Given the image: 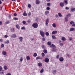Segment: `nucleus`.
<instances>
[{
	"mask_svg": "<svg viewBox=\"0 0 75 75\" xmlns=\"http://www.w3.org/2000/svg\"><path fill=\"white\" fill-rule=\"evenodd\" d=\"M59 60L60 61H61V62H62L64 61V58L63 57H60L59 59Z\"/></svg>",
	"mask_w": 75,
	"mask_h": 75,
	"instance_id": "nucleus-7",
	"label": "nucleus"
},
{
	"mask_svg": "<svg viewBox=\"0 0 75 75\" xmlns=\"http://www.w3.org/2000/svg\"><path fill=\"white\" fill-rule=\"evenodd\" d=\"M35 3L36 4H39L40 3V1L38 0H37L36 1Z\"/></svg>",
	"mask_w": 75,
	"mask_h": 75,
	"instance_id": "nucleus-4",
	"label": "nucleus"
},
{
	"mask_svg": "<svg viewBox=\"0 0 75 75\" xmlns=\"http://www.w3.org/2000/svg\"><path fill=\"white\" fill-rule=\"evenodd\" d=\"M55 17L56 18H58V15H55Z\"/></svg>",
	"mask_w": 75,
	"mask_h": 75,
	"instance_id": "nucleus-61",
	"label": "nucleus"
},
{
	"mask_svg": "<svg viewBox=\"0 0 75 75\" xmlns=\"http://www.w3.org/2000/svg\"><path fill=\"white\" fill-rule=\"evenodd\" d=\"M43 52L45 54H47V50H46L45 49L43 50Z\"/></svg>",
	"mask_w": 75,
	"mask_h": 75,
	"instance_id": "nucleus-21",
	"label": "nucleus"
},
{
	"mask_svg": "<svg viewBox=\"0 0 75 75\" xmlns=\"http://www.w3.org/2000/svg\"><path fill=\"white\" fill-rule=\"evenodd\" d=\"M58 15L60 17H62V15H61V13H58Z\"/></svg>",
	"mask_w": 75,
	"mask_h": 75,
	"instance_id": "nucleus-32",
	"label": "nucleus"
},
{
	"mask_svg": "<svg viewBox=\"0 0 75 75\" xmlns=\"http://www.w3.org/2000/svg\"><path fill=\"white\" fill-rule=\"evenodd\" d=\"M50 13L48 11H46L45 12V15H47Z\"/></svg>",
	"mask_w": 75,
	"mask_h": 75,
	"instance_id": "nucleus-26",
	"label": "nucleus"
},
{
	"mask_svg": "<svg viewBox=\"0 0 75 75\" xmlns=\"http://www.w3.org/2000/svg\"><path fill=\"white\" fill-rule=\"evenodd\" d=\"M16 28H20V26H19V25H16Z\"/></svg>",
	"mask_w": 75,
	"mask_h": 75,
	"instance_id": "nucleus-35",
	"label": "nucleus"
},
{
	"mask_svg": "<svg viewBox=\"0 0 75 75\" xmlns=\"http://www.w3.org/2000/svg\"><path fill=\"white\" fill-rule=\"evenodd\" d=\"M60 5L61 7H64V3L62 2L60 3Z\"/></svg>",
	"mask_w": 75,
	"mask_h": 75,
	"instance_id": "nucleus-8",
	"label": "nucleus"
},
{
	"mask_svg": "<svg viewBox=\"0 0 75 75\" xmlns=\"http://www.w3.org/2000/svg\"><path fill=\"white\" fill-rule=\"evenodd\" d=\"M21 30H25V27L23 26V27H22L21 28Z\"/></svg>",
	"mask_w": 75,
	"mask_h": 75,
	"instance_id": "nucleus-38",
	"label": "nucleus"
},
{
	"mask_svg": "<svg viewBox=\"0 0 75 75\" xmlns=\"http://www.w3.org/2000/svg\"><path fill=\"white\" fill-rule=\"evenodd\" d=\"M56 58L57 59H58V58H59V55H57L56 56Z\"/></svg>",
	"mask_w": 75,
	"mask_h": 75,
	"instance_id": "nucleus-49",
	"label": "nucleus"
},
{
	"mask_svg": "<svg viewBox=\"0 0 75 75\" xmlns=\"http://www.w3.org/2000/svg\"><path fill=\"white\" fill-rule=\"evenodd\" d=\"M74 30H75V28H71L70 30V31H74Z\"/></svg>",
	"mask_w": 75,
	"mask_h": 75,
	"instance_id": "nucleus-15",
	"label": "nucleus"
},
{
	"mask_svg": "<svg viewBox=\"0 0 75 75\" xmlns=\"http://www.w3.org/2000/svg\"><path fill=\"white\" fill-rule=\"evenodd\" d=\"M23 58H22V57H21V58L20 60L21 61V62H22V61H23Z\"/></svg>",
	"mask_w": 75,
	"mask_h": 75,
	"instance_id": "nucleus-60",
	"label": "nucleus"
},
{
	"mask_svg": "<svg viewBox=\"0 0 75 75\" xmlns=\"http://www.w3.org/2000/svg\"><path fill=\"white\" fill-rule=\"evenodd\" d=\"M45 35L47 36H48V35H49V33H48V32H45Z\"/></svg>",
	"mask_w": 75,
	"mask_h": 75,
	"instance_id": "nucleus-28",
	"label": "nucleus"
},
{
	"mask_svg": "<svg viewBox=\"0 0 75 75\" xmlns=\"http://www.w3.org/2000/svg\"><path fill=\"white\" fill-rule=\"evenodd\" d=\"M2 24V22L1 21H0V25H1Z\"/></svg>",
	"mask_w": 75,
	"mask_h": 75,
	"instance_id": "nucleus-62",
	"label": "nucleus"
},
{
	"mask_svg": "<svg viewBox=\"0 0 75 75\" xmlns=\"http://www.w3.org/2000/svg\"><path fill=\"white\" fill-rule=\"evenodd\" d=\"M2 69H3V68L1 66H0V71H2Z\"/></svg>",
	"mask_w": 75,
	"mask_h": 75,
	"instance_id": "nucleus-42",
	"label": "nucleus"
},
{
	"mask_svg": "<svg viewBox=\"0 0 75 75\" xmlns=\"http://www.w3.org/2000/svg\"><path fill=\"white\" fill-rule=\"evenodd\" d=\"M65 21H68V17H66L65 18Z\"/></svg>",
	"mask_w": 75,
	"mask_h": 75,
	"instance_id": "nucleus-25",
	"label": "nucleus"
},
{
	"mask_svg": "<svg viewBox=\"0 0 75 75\" xmlns=\"http://www.w3.org/2000/svg\"><path fill=\"white\" fill-rule=\"evenodd\" d=\"M31 22V21L30 20H28V23H30Z\"/></svg>",
	"mask_w": 75,
	"mask_h": 75,
	"instance_id": "nucleus-64",
	"label": "nucleus"
},
{
	"mask_svg": "<svg viewBox=\"0 0 75 75\" xmlns=\"http://www.w3.org/2000/svg\"><path fill=\"white\" fill-rule=\"evenodd\" d=\"M6 75H11V74L10 73H8L6 74Z\"/></svg>",
	"mask_w": 75,
	"mask_h": 75,
	"instance_id": "nucleus-63",
	"label": "nucleus"
},
{
	"mask_svg": "<svg viewBox=\"0 0 75 75\" xmlns=\"http://www.w3.org/2000/svg\"><path fill=\"white\" fill-rule=\"evenodd\" d=\"M56 33H57V31L54 30L52 32V34H56Z\"/></svg>",
	"mask_w": 75,
	"mask_h": 75,
	"instance_id": "nucleus-10",
	"label": "nucleus"
},
{
	"mask_svg": "<svg viewBox=\"0 0 75 75\" xmlns=\"http://www.w3.org/2000/svg\"><path fill=\"white\" fill-rule=\"evenodd\" d=\"M4 37L5 38H7L8 37V35H6L4 36Z\"/></svg>",
	"mask_w": 75,
	"mask_h": 75,
	"instance_id": "nucleus-54",
	"label": "nucleus"
},
{
	"mask_svg": "<svg viewBox=\"0 0 75 75\" xmlns=\"http://www.w3.org/2000/svg\"><path fill=\"white\" fill-rule=\"evenodd\" d=\"M31 15V12H29L28 14V16H30Z\"/></svg>",
	"mask_w": 75,
	"mask_h": 75,
	"instance_id": "nucleus-52",
	"label": "nucleus"
},
{
	"mask_svg": "<svg viewBox=\"0 0 75 75\" xmlns=\"http://www.w3.org/2000/svg\"><path fill=\"white\" fill-rule=\"evenodd\" d=\"M4 44H2L1 45V47H2L3 48V47H4Z\"/></svg>",
	"mask_w": 75,
	"mask_h": 75,
	"instance_id": "nucleus-57",
	"label": "nucleus"
},
{
	"mask_svg": "<svg viewBox=\"0 0 75 75\" xmlns=\"http://www.w3.org/2000/svg\"><path fill=\"white\" fill-rule=\"evenodd\" d=\"M2 54L3 55H6V54H7V53H6V52L4 51H3L2 52Z\"/></svg>",
	"mask_w": 75,
	"mask_h": 75,
	"instance_id": "nucleus-14",
	"label": "nucleus"
},
{
	"mask_svg": "<svg viewBox=\"0 0 75 75\" xmlns=\"http://www.w3.org/2000/svg\"><path fill=\"white\" fill-rule=\"evenodd\" d=\"M53 74H55V73H56V70H54V71H53L52 72Z\"/></svg>",
	"mask_w": 75,
	"mask_h": 75,
	"instance_id": "nucleus-43",
	"label": "nucleus"
},
{
	"mask_svg": "<svg viewBox=\"0 0 75 75\" xmlns=\"http://www.w3.org/2000/svg\"><path fill=\"white\" fill-rule=\"evenodd\" d=\"M31 5L30 4H29L28 5V7H29V8H30V7H31Z\"/></svg>",
	"mask_w": 75,
	"mask_h": 75,
	"instance_id": "nucleus-53",
	"label": "nucleus"
},
{
	"mask_svg": "<svg viewBox=\"0 0 75 75\" xmlns=\"http://www.w3.org/2000/svg\"><path fill=\"white\" fill-rule=\"evenodd\" d=\"M41 59V57H36V60H37V59Z\"/></svg>",
	"mask_w": 75,
	"mask_h": 75,
	"instance_id": "nucleus-20",
	"label": "nucleus"
},
{
	"mask_svg": "<svg viewBox=\"0 0 75 75\" xmlns=\"http://www.w3.org/2000/svg\"><path fill=\"white\" fill-rule=\"evenodd\" d=\"M74 22L73 21H71L70 22V24H74Z\"/></svg>",
	"mask_w": 75,
	"mask_h": 75,
	"instance_id": "nucleus-44",
	"label": "nucleus"
},
{
	"mask_svg": "<svg viewBox=\"0 0 75 75\" xmlns=\"http://www.w3.org/2000/svg\"><path fill=\"white\" fill-rule=\"evenodd\" d=\"M26 12L25 11H24V13H23V15L24 16H27V14L25 13Z\"/></svg>",
	"mask_w": 75,
	"mask_h": 75,
	"instance_id": "nucleus-6",
	"label": "nucleus"
},
{
	"mask_svg": "<svg viewBox=\"0 0 75 75\" xmlns=\"http://www.w3.org/2000/svg\"><path fill=\"white\" fill-rule=\"evenodd\" d=\"M35 21H38V18H35Z\"/></svg>",
	"mask_w": 75,
	"mask_h": 75,
	"instance_id": "nucleus-51",
	"label": "nucleus"
},
{
	"mask_svg": "<svg viewBox=\"0 0 75 75\" xmlns=\"http://www.w3.org/2000/svg\"><path fill=\"white\" fill-rule=\"evenodd\" d=\"M62 40L63 41H64L66 40V39L64 37H63L62 38Z\"/></svg>",
	"mask_w": 75,
	"mask_h": 75,
	"instance_id": "nucleus-9",
	"label": "nucleus"
},
{
	"mask_svg": "<svg viewBox=\"0 0 75 75\" xmlns=\"http://www.w3.org/2000/svg\"><path fill=\"white\" fill-rule=\"evenodd\" d=\"M60 46H62L63 45V43H60Z\"/></svg>",
	"mask_w": 75,
	"mask_h": 75,
	"instance_id": "nucleus-55",
	"label": "nucleus"
},
{
	"mask_svg": "<svg viewBox=\"0 0 75 75\" xmlns=\"http://www.w3.org/2000/svg\"><path fill=\"white\" fill-rule=\"evenodd\" d=\"M4 69H5V70H7V69H8L7 67V66H4Z\"/></svg>",
	"mask_w": 75,
	"mask_h": 75,
	"instance_id": "nucleus-24",
	"label": "nucleus"
},
{
	"mask_svg": "<svg viewBox=\"0 0 75 75\" xmlns=\"http://www.w3.org/2000/svg\"><path fill=\"white\" fill-rule=\"evenodd\" d=\"M17 15V13H14L13 14V16H16Z\"/></svg>",
	"mask_w": 75,
	"mask_h": 75,
	"instance_id": "nucleus-56",
	"label": "nucleus"
},
{
	"mask_svg": "<svg viewBox=\"0 0 75 75\" xmlns=\"http://www.w3.org/2000/svg\"><path fill=\"white\" fill-rule=\"evenodd\" d=\"M64 4H68V0H64Z\"/></svg>",
	"mask_w": 75,
	"mask_h": 75,
	"instance_id": "nucleus-19",
	"label": "nucleus"
},
{
	"mask_svg": "<svg viewBox=\"0 0 75 75\" xmlns=\"http://www.w3.org/2000/svg\"><path fill=\"white\" fill-rule=\"evenodd\" d=\"M38 65L39 67H42V64L41 62H39L38 63Z\"/></svg>",
	"mask_w": 75,
	"mask_h": 75,
	"instance_id": "nucleus-13",
	"label": "nucleus"
},
{
	"mask_svg": "<svg viewBox=\"0 0 75 75\" xmlns=\"http://www.w3.org/2000/svg\"><path fill=\"white\" fill-rule=\"evenodd\" d=\"M69 8L68 7H66L65 8V10H69Z\"/></svg>",
	"mask_w": 75,
	"mask_h": 75,
	"instance_id": "nucleus-50",
	"label": "nucleus"
},
{
	"mask_svg": "<svg viewBox=\"0 0 75 75\" xmlns=\"http://www.w3.org/2000/svg\"><path fill=\"white\" fill-rule=\"evenodd\" d=\"M22 23L23 24H26V22H25V21H23L22 22Z\"/></svg>",
	"mask_w": 75,
	"mask_h": 75,
	"instance_id": "nucleus-39",
	"label": "nucleus"
},
{
	"mask_svg": "<svg viewBox=\"0 0 75 75\" xmlns=\"http://www.w3.org/2000/svg\"><path fill=\"white\" fill-rule=\"evenodd\" d=\"M50 47L51 48H55V46L54 45L52 44L50 45Z\"/></svg>",
	"mask_w": 75,
	"mask_h": 75,
	"instance_id": "nucleus-11",
	"label": "nucleus"
},
{
	"mask_svg": "<svg viewBox=\"0 0 75 75\" xmlns=\"http://www.w3.org/2000/svg\"><path fill=\"white\" fill-rule=\"evenodd\" d=\"M52 37L53 39H55V38H56V37H55V36L54 35H53L52 36Z\"/></svg>",
	"mask_w": 75,
	"mask_h": 75,
	"instance_id": "nucleus-37",
	"label": "nucleus"
},
{
	"mask_svg": "<svg viewBox=\"0 0 75 75\" xmlns=\"http://www.w3.org/2000/svg\"><path fill=\"white\" fill-rule=\"evenodd\" d=\"M37 54L36 53H35L34 54L33 56L34 57H37Z\"/></svg>",
	"mask_w": 75,
	"mask_h": 75,
	"instance_id": "nucleus-31",
	"label": "nucleus"
},
{
	"mask_svg": "<svg viewBox=\"0 0 75 75\" xmlns=\"http://www.w3.org/2000/svg\"><path fill=\"white\" fill-rule=\"evenodd\" d=\"M47 45H51V42H48L47 43Z\"/></svg>",
	"mask_w": 75,
	"mask_h": 75,
	"instance_id": "nucleus-30",
	"label": "nucleus"
},
{
	"mask_svg": "<svg viewBox=\"0 0 75 75\" xmlns=\"http://www.w3.org/2000/svg\"><path fill=\"white\" fill-rule=\"evenodd\" d=\"M42 57H44L45 56V54L44 53H42Z\"/></svg>",
	"mask_w": 75,
	"mask_h": 75,
	"instance_id": "nucleus-46",
	"label": "nucleus"
},
{
	"mask_svg": "<svg viewBox=\"0 0 75 75\" xmlns=\"http://www.w3.org/2000/svg\"><path fill=\"white\" fill-rule=\"evenodd\" d=\"M26 59H27V61L30 60V57H29V56H27Z\"/></svg>",
	"mask_w": 75,
	"mask_h": 75,
	"instance_id": "nucleus-18",
	"label": "nucleus"
},
{
	"mask_svg": "<svg viewBox=\"0 0 75 75\" xmlns=\"http://www.w3.org/2000/svg\"><path fill=\"white\" fill-rule=\"evenodd\" d=\"M0 74L1 75H2V74H4V72H0Z\"/></svg>",
	"mask_w": 75,
	"mask_h": 75,
	"instance_id": "nucleus-48",
	"label": "nucleus"
},
{
	"mask_svg": "<svg viewBox=\"0 0 75 75\" xmlns=\"http://www.w3.org/2000/svg\"><path fill=\"white\" fill-rule=\"evenodd\" d=\"M11 32H13V33H14V28H11Z\"/></svg>",
	"mask_w": 75,
	"mask_h": 75,
	"instance_id": "nucleus-27",
	"label": "nucleus"
},
{
	"mask_svg": "<svg viewBox=\"0 0 75 75\" xmlns=\"http://www.w3.org/2000/svg\"><path fill=\"white\" fill-rule=\"evenodd\" d=\"M44 72V69H42L40 71V73H42Z\"/></svg>",
	"mask_w": 75,
	"mask_h": 75,
	"instance_id": "nucleus-36",
	"label": "nucleus"
},
{
	"mask_svg": "<svg viewBox=\"0 0 75 75\" xmlns=\"http://www.w3.org/2000/svg\"><path fill=\"white\" fill-rule=\"evenodd\" d=\"M42 48L43 49H45V46L44 45H42Z\"/></svg>",
	"mask_w": 75,
	"mask_h": 75,
	"instance_id": "nucleus-40",
	"label": "nucleus"
},
{
	"mask_svg": "<svg viewBox=\"0 0 75 75\" xmlns=\"http://www.w3.org/2000/svg\"><path fill=\"white\" fill-rule=\"evenodd\" d=\"M16 37V34H13L11 36V37H13V38H15V37Z\"/></svg>",
	"mask_w": 75,
	"mask_h": 75,
	"instance_id": "nucleus-16",
	"label": "nucleus"
},
{
	"mask_svg": "<svg viewBox=\"0 0 75 75\" xmlns=\"http://www.w3.org/2000/svg\"><path fill=\"white\" fill-rule=\"evenodd\" d=\"M38 24L37 23H34L32 24V27L35 28H38Z\"/></svg>",
	"mask_w": 75,
	"mask_h": 75,
	"instance_id": "nucleus-1",
	"label": "nucleus"
},
{
	"mask_svg": "<svg viewBox=\"0 0 75 75\" xmlns=\"http://www.w3.org/2000/svg\"><path fill=\"white\" fill-rule=\"evenodd\" d=\"M10 22H9V21H7V22H5V23L6 24H8Z\"/></svg>",
	"mask_w": 75,
	"mask_h": 75,
	"instance_id": "nucleus-59",
	"label": "nucleus"
},
{
	"mask_svg": "<svg viewBox=\"0 0 75 75\" xmlns=\"http://www.w3.org/2000/svg\"><path fill=\"white\" fill-rule=\"evenodd\" d=\"M52 26L53 27L55 28V27H56V24L55 23H53L52 24Z\"/></svg>",
	"mask_w": 75,
	"mask_h": 75,
	"instance_id": "nucleus-22",
	"label": "nucleus"
},
{
	"mask_svg": "<svg viewBox=\"0 0 75 75\" xmlns=\"http://www.w3.org/2000/svg\"><path fill=\"white\" fill-rule=\"evenodd\" d=\"M40 32L41 35L43 37H44V35L45 34L44 32L41 30L40 31Z\"/></svg>",
	"mask_w": 75,
	"mask_h": 75,
	"instance_id": "nucleus-2",
	"label": "nucleus"
},
{
	"mask_svg": "<svg viewBox=\"0 0 75 75\" xmlns=\"http://www.w3.org/2000/svg\"><path fill=\"white\" fill-rule=\"evenodd\" d=\"M46 10H50V8L49 7H47L46 8Z\"/></svg>",
	"mask_w": 75,
	"mask_h": 75,
	"instance_id": "nucleus-41",
	"label": "nucleus"
},
{
	"mask_svg": "<svg viewBox=\"0 0 75 75\" xmlns=\"http://www.w3.org/2000/svg\"><path fill=\"white\" fill-rule=\"evenodd\" d=\"M71 11H75V8H71Z\"/></svg>",
	"mask_w": 75,
	"mask_h": 75,
	"instance_id": "nucleus-33",
	"label": "nucleus"
},
{
	"mask_svg": "<svg viewBox=\"0 0 75 75\" xmlns=\"http://www.w3.org/2000/svg\"><path fill=\"white\" fill-rule=\"evenodd\" d=\"M10 42V41L8 40H7L5 41V43L6 44H8Z\"/></svg>",
	"mask_w": 75,
	"mask_h": 75,
	"instance_id": "nucleus-23",
	"label": "nucleus"
},
{
	"mask_svg": "<svg viewBox=\"0 0 75 75\" xmlns=\"http://www.w3.org/2000/svg\"><path fill=\"white\" fill-rule=\"evenodd\" d=\"M47 6H48V7H49V6H51V4L50 3H48L47 4Z\"/></svg>",
	"mask_w": 75,
	"mask_h": 75,
	"instance_id": "nucleus-34",
	"label": "nucleus"
},
{
	"mask_svg": "<svg viewBox=\"0 0 75 75\" xmlns=\"http://www.w3.org/2000/svg\"><path fill=\"white\" fill-rule=\"evenodd\" d=\"M42 40L43 41H45V38H43L42 39Z\"/></svg>",
	"mask_w": 75,
	"mask_h": 75,
	"instance_id": "nucleus-58",
	"label": "nucleus"
},
{
	"mask_svg": "<svg viewBox=\"0 0 75 75\" xmlns=\"http://www.w3.org/2000/svg\"><path fill=\"white\" fill-rule=\"evenodd\" d=\"M13 19L14 20H18V18L16 17L13 18Z\"/></svg>",
	"mask_w": 75,
	"mask_h": 75,
	"instance_id": "nucleus-45",
	"label": "nucleus"
},
{
	"mask_svg": "<svg viewBox=\"0 0 75 75\" xmlns=\"http://www.w3.org/2000/svg\"><path fill=\"white\" fill-rule=\"evenodd\" d=\"M19 39L20 40V41H21V42H22V41H23V37H20L19 38Z\"/></svg>",
	"mask_w": 75,
	"mask_h": 75,
	"instance_id": "nucleus-17",
	"label": "nucleus"
},
{
	"mask_svg": "<svg viewBox=\"0 0 75 75\" xmlns=\"http://www.w3.org/2000/svg\"><path fill=\"white\" fill-rule=\"evenodd\" d=\"M70 16H71V14H70V13L69 14H67V16H66V17H70Z\"/></svg>",
	"mask_w": 75,
	"mask_h": 75,
	"instance_id": "nucleus-29",
	"label": "nucleus"
},
{
	"mask_svg": "<svg viewBox=\"0 0 75 75\" xmlns=\"http://www.w3.org/2000/svg\"><path fill=\"white\" fill-rule=\"evenodd\" d=\"M56 49L55 48H53L52 50V51L53 52H56Z\"/></svg>",
	"mask_w": 75,
	"mask_h": 75,
	"instance_id": "nucleus-12",
	"label": "nucleus"
},
{
	"mask_svg": "<svg viewBox=\"0 0 75 75\" xmlns=\"http://www.w3.org/2000/svg\"><path fill=\"white\" fill-rule=\"evenodd\" d=\"M66 57H69V54H66Z\"/></svg>",
	"mask_w": 75,
	"mask_h": 75,
	"instance_id": "nucleus-47",
	"label": "nucleus"
},
{
	"mask_svg": "<svg viewBox=\"0 0 75 75\" xmlns=\"http://www.w3.org/2000/svg\"><path fill=\"white\" fill-rule=\"evenodd\" d=\"M45 62L48 63L49 62V59L48 58H45Z\"/></svg>",
	"mask_w": 75,
	"mask_h": 75,
	"instance_id": "nucleus-3",
	"label": "nucleus"
},
{
	"mask_svg": "<svg viewBox=\"0 0 75 75\" xmlns=\"http://www.w3.org/2000/svg\"><path fill=\"white\" fill-rule=\"evenodd\" d=\"M46 25H48V23L49 22V19L47 18L45 21Z\"/></svg>",
	"mask_w": 75,
	"mask_h": 75,
	"instance_id": "nucleus-5",
	"label": "nucleus"
}]
</instances>
